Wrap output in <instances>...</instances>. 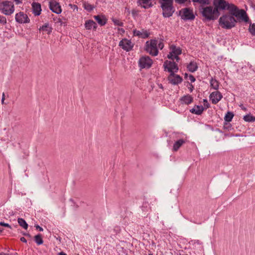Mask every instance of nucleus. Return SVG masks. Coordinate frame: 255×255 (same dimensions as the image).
<instances>
[{
  "label": "nucleus",
  "mask_w": 255,
  "mask_h": 255,
  "mask_svg": "<svg viewBox=\"0 0 255 255\" xmlns=\"http://www.w3.org/2000/svg\"><path fill=\"white\" fill-rule=\"evenodd\" d=\"M237 20H242L246 22L250 19L246 12L244 9H240L237 6L230 9L228 12L224 13L219 18V25L222 28L231 29L235 27Z\"/></svg>",
  "instance_id": "nucleus-1"
},
{
  "label": "nucleus",
  "mask_w": 255,
  "mask_h": 255,
  "mask_svg": "<svg viewBox=\"0 0 255 255\" xmlns=\"http://www.w3.org/2000/svg\"><path fill=\"white\" fill-rule=\"evenodd\" d=\"M199 10L203 17V21H214L217 19L219 15L218 14L213 6L200 5Z\"/></svg>",
  "instance_id": "nucleus-2"
},
{
  "label": "nucleus",
  "mask_w": 255,
  "mask_h": 255,
  "mask_svg": "<svg viewBox=\"0 0 255 255\" xmlns=\"http://www.w3.org/2000/svg\"><path fill=\"white\" fill-rule=\"evenodd\" d=\"M149 0H143V2L146 4ZM160 7L162 10V15L164 18L172 16L175 11L173 6V0H159Z\"/></svg>",
  "instance_id": "nucleus-3"
},
{
  "label": "nucleus",
  "mask_w": 255,
  "mask_h": 255,
  "mask_svg": "<svg viewBox=\"0 0 255 255\" xmlns=\"http://www.w3.org/2000/svg\"><path fill=\"white\" fill-rule=\"evenodd\" d=\"M212 6L219 16L226 10L229 11L237 7L234 4L230 3L225 0H213Z\"/></svg>",
  "instance_id": "nucleus-4"
},
{
  "label": "nucleus",
  "mask_w": 255,
  "mask_h": 255,
  "mask_svg": "<svg viewBox=\"0 0 255 255\" xmlns=\"http://www.w3.org/2000/svg\"><path fill=\"white\" fill-rule=\"evenodd\" d=\"M0 11L6 15H10L14 11L13 3L10 1L5 0L0 3Z\"/></svg>",
  "instance_id": "nucleus-5"
},
{
  "label": "nucleus",
  "mask_w": 255,
  "mask_h": 255,
  "mask_svg": "<svg viewBox=\"0 0 255 255\" xmlns=\"http://www.w3.org/2000/svg\"><path fill=\"white\" fill-rule=\"evenodd\" d=\"M178 15L181 16V19L184 20H193L195 18L193 10L189 7L182 8L178 12Z\"/></svg>",
  "instance_id": "nucleus-6"
},
{
  "label": "nucleus",
  "mask_w": 255,
  "mask_h": 255,
  "mask_svg": "<svg viewBox=\"0 0 255 255\" xmlns=\"http://www.w3.org/2000/svg\"><path fill=\"white\" fill-rule=\"evenodd\" d=\"M153 64L152 60L148 56L141 57L138 61L139 67L142 69H149Z\"/></svg>",
  "instance_id": "nucleus-7"
},
{
  "label": "nucleus",
  "mask_w": 255,
  "mask_h": 255,
  "mask_svg": "<svg viewBox=\"0 0 255 255\" xmlns=\"http://www.w3.org/2000/svg\"><path fill=\"white\" fill-rule=\"evenodd\" d=\"M157 44V41L156 40H151L150 44L146 45V51L152 56H156L158 53Z\"/></svg>",
  "instance_id": "nucleus-8"
},
{
  "label": "nucleus",
  "mask_w": 255,
  "mask_h": 255,
  "mask_svg": "<svg viewBox=\"0 0 255 255\" xmlns=\"http://www.w3.org/2000/svg\"><path fill=\"white\" fill-rule=\"evenodd\" d=\"M119 45L124 50L128 52L132 49L134 44L130 40L124 38L120 41Z\"/></svg>",
  "instance_id": "nucleus-9"
},
{
  "label": "nucleus",
  "mask_w": 255,
  "mask_h": 255,
  "mask_svg": "<svg viewBox=\"0 0 255 255\" xmlns=\"http://www.w3.org/2000/svg\"><path fill=\"white\" fill-rule=\"evenodd\" d=\"M15 19L17 23L20 24L28 23L30 22V19L27 15L22 11L15 14Z\"/></svg>",
  "instance_id": "nucleus-10"
},
{
  "label": "nucleus",
  "mask_w": 255,
  "mask_h": 255,
  "mask_svg": "<svg viewBox=\"0 0 255 255\" xmlns=\"http://www.w3.org/2000/svg\"><path fill=\"white\" fill-rule=\"evenodd\" d=\"M50 9L56 14H60L62 12V8L60 3L55 0H50L49 2Z\"/></svg>",
  "instance_id": "nucleus-11"
},
{
  "label": "nucleus",
  "mask_w": 255,
  "mask_h": 255,
  "mask_svg": "<svg viewBox=\"0 0 255 255\" xmlns=\"http://www.w3.org/2000/svg\"><path fill=\"white\" fill-rule=\"evenodd\" d=\"M210 99L213 104H217L223 98L221 93L218 91L213 92L210 95Z\"/></svg>",
  "instance_id": "nucleus-12"
},
{
  "label": "nucleus",
  "mask_w": 255,
  "mask_h": 255,
  "mask_svg": "<svg viewBox=\"0 0 255 255\" xmlns=\"http://www.w3.org/2000/svg\"><path fill=\"white\" fill-rule=\"evenodd\" d=\"M169 82L172 85H176L181 83L182 81V78L179 75L174 74V75L171 76V74L168 77Z\"/></svg>",
  "instance_id": "nucleus-13"
},
{
  "label": "nucleus",
  "mask_w": 255,
  "mask_h": 255,
  "mask_svg": "<svg viewBox=\"0 0 255 255\" xmlns=\"http://www.w3.org/2000/svg\"><path fill=\"white\" fill-rule=\"evenodd\" d=\"M175 62L174 61H170L168 60H166L164 62L163 67L164 68V71H167L171 74V76L174 75L173 72V68H174V65L175 64Z\"/></svg>",
  "instance_id": "nucleus-14"
},
{
  "label": "nucleus",
  "mask_w": 255,
  "mask_h": 255,
  "mask_svg": "<svg viewBox=\"0 0 255 255\" xmlns=\"http://www.w3.org/2000/svg\"><path fill=\"white\" fill-rule=\"evenodd\" d=\"M133 35L134 36H138L142 38H147L149 36V33L144 29H142L141 32L135 29L133 30Z\"/></svg>",
  "instance_id": "nucleus-15"
},
{
  "label": "nucleus",
  "mask_w": 255,
  "mask_h": 255,
  "mask_svg": "<svg viewBox=\"0 0 255 255\" xmlns=\"http://www.w3.org/2000/svg\"><path fill=\"white\" fill-rule=\"evenodd\" d=\"M32 12L35 16H39L41 13V7L40 3L33 2L32 4Z\"/></svg>",
  "instance_id": "nucleus-16"
},
{
  "label": "nucleus",
  "mask_w": 255,
  "mask_h": 255,
  "mask_svg": "<svg viewBox=\"0 0 255 255\" xmlns=\"http://www.w3.org/2000/svg\"><path fill=\"white\" fill-rule=\"evenodd\" d=\"M85 27L87 30H89L93 29L94 30L96 31L97 28V24L93 20L89 19L86 21Z\"/></svg>",
  "instance_id": "nucleus-17"
},
{
  "label": "nucleus",
  "mask_w": 255,
  "mask_h": 255,
  "mask_svg": "<svg viewBox=\"0 0 255 255\" xmlns=\"http://www.w3.org/2000/svg\"><path fill=\"white\" fill-rule=\"evenodd\" d=\"M180 100L182 104L188 105L193 102V98L191 95L187 94L182 96Z\"/></svg>",
  "instance_id": "nucleus-18"
},
{
  "label": "nucleus",
  "mask_w": 255,
  "mask_h": 255,
  "mask_svg": "<svg viewBox=\"0 0 255 255\" xmlns=\"http://www.w3.org/2000/svg\"><path fill=\"white\" fill-rule=\"evenodd\" d=\"M94 17L101 26L105 25L107 22V19L105 15H95Z\"/></svg>",
  "instance_id": "nucleus-19"
},
{
  "label": "nucleus",
  "mask_w": 255,
  "mask_h": 255,
  "mask_svg": "<svg viewBox=\"0 0 255 255\" xmlns=\"http://www.w3.org/2000/svg\"><path fill=\"white\" fill-rule=\"evenodd\" d=\"M204 111V108L202 106L195 105L193 108L190 110V112L197 115H200Z\"/></svg>",
  "instance_id": "nucleus-20"
},
{
  "label": "nucleus",
  "mask_w": 255,
  "mask_h": 255,
  "mask_svg": "<svg viewBox=\"0 0 255 255\" xmlns=\"http://www.w3.org/2000/svg\"><path fill=\"white\" fill-rule=\"evenodd\" d=\"M169 49L170 53L174 54V55H180L182 53V49L174 44L170 45Z\"/></svg>",
  "instance_id": "nucleus-21"
},
{
  "label": "nucleus",
  "mask_w": 255,
  "mask_h": 255,
  "mask_svg": "<svg viewBox=\"0 0 255 255\" xmlns=\"http://www.w3.org/2000/svg\"><path fill=\"white\" fill-rule=\"evenodd\" d=\"M151 1V0H149L148 3L144 4V2H143V0H137V4L138 6H140L142 8L147 9L152 7L153 5Z\"/></svg>",
  "instance_id": "nucleus-22"
},
{
  "label": "nucleus",
  "mask_w": 255,
  "mask_h": 255,
  "mask_svg": "<svg viewBox=\"0 0 255 255\" xmlns=\"http://www.w3.org/2000/svg\"><path fill=\"white\" fill-rule=\"evenodd\" d=\"M198 65L196 62L191 61L187 65V70L191 72H194L198 69Z\"/></svg>",
  "instance_id": "nucleus-23"
},
{
  "label": "nucleus",
  "mask_w": 255,
  "mask_h": 255,
  "mask_svg": "<svg viewBox=\"0 0 255 255\" xmlns=\"http://www.w3.org/2000/svg\"><path fill=\"white\" fill-rule=\"evenodd\" d=\"M185 143V140L183 139H180L177 140L173 144L172 150L173 151H177L179 148Z\"/></svg>",
  "instance_id": "nucleus-24"
},
{
  "label": "nucleus",
  "mask_w": 255,
  "mask_h": 255,
  "mask_svg": "<svg viewBox=\"0 0 255 255\" xmlns=\"http://www.w3.org/2000/svg\"><path fill=\"white\" fill-rule=\"evenodd\" d=\"M210 86L214 90H217L219 87V82L213 77L210 80Z\"/></svg>",
  "instance_id": "nucleus-25"
},
{
  "label": "nucleus",
  "mask_w": 255,
  "mask_h": 255,
  "mask_svg": "<svg viewBox=\"0 0 255 255\" xmlns=\"http://www.w3.org/2000/svg\"><path fill=\"white\" fill-rule=\"evenodd\" d=\"M39 30L47 31V34H49L52 32V28L49 26V25L48 23H46L39 28Z\"/></svg>",
  "instance_id": "nucleus-26"
},
{
  "label": "nucleus",
  "mask_w": 255,
  "mask_h": 255,
  "mask_svg": "<svg viewBox=\"0 0 255 255\" xmlns=\"http://www.w3.org/2000/svg\"><path fill=\"white\" fill-rule=\"evenodd\" d=\"M34 240L38 245H42L43 243L42 236L40 234H38L34 236Z\"/></svg>",
  "instance_id": "nucleus-27"
},
{
  "label": "nucleus",
  "mask_w": 255,
  "mask_h": 255,
  "mask_svg": "<svg viewBox=\"0 0 255 255\" xmlns=\"http://www.w3.org/2000/svg\"><path fill=\"white\" fill-rule=\"evenodd\" d=\"M234 116V115L233 113L231 112H228L224 117L225 121L226 122H230L232 121Z\"/></svg>",
  "instance_id": "nucleus-28"
},
{
  "label": "nucleus",
  "mask_w": 255,
  "mask_h": 255,
  "mask_svg": "<svg viewBox=\"0 0 255 255\" xmlns=\"http://www.w3.org/2000/svg\"><path fill=\"white\" fill-rule=\"evenodd\" d=\"M17 222L18 224L24 229L26 230L28 228V224L23 219L19 218L18 219Z\"/></svg>",
  "instance_id": "nucleus-29"
},
{
  "label": "nucleus",
  "mask_w": 255,
  "mask_h": 255,
  "mask_svg": "<svg viewBox=\"0 0 255 255\" xmlns=\"http://www.w3.org/2000/svg\"><path fill=\"white\" fill-rule=\"evenodd\" d=\"M243 119L247 122H253L255 121V117L251 114H248L244 117Z\"/></svg>",
  "instance_id": "nucleus-30"
},
{
  "label": "nucleus",
  "mask_w": 255,
  "mask_h": 255,
  "mask_svg": "<svg viewBox=\"0 0 255 255\" xmlns=\"http://www.w3.org/2000/svg\"><path fill=\"white\" fill-rule=\"evenodd\" d=\"M83 5H84V9L89 12L92 11L94 8V6H93V5L91 4L90 3H89L88 2H85L83 4Z\"/></svg>",
  "instance_id": "nucleus-31"
},
{
  "label": "nucleus",
  "mask_w": 255,
  "mask_h": 255,
  "mask_svg": "<svg viewBox=\"0 0 255 255\" xmlns=\"http://www.w3.org/2000/svg\"><path fill=\"white\" fill-rule=\"evenodd\" d=\"M249 30L252 35L255 36V23L250 24Z\"/></svg>",
  "instance_id": "nucleus-32"
},
{
  "label": "nucleus",
  "mask_w": 255,
  "mask_h": 255,
  "mask_svg": "<svg viewBox=\"0 0 255 255\" xmlns=\"http://www.w3.org/2000/svg\"><path fill=\"white\" fill-rule=\"evenodd\" d=\"M224 129H227L228 130H231L232 129V126L229 122H226L224 123Z\"/></svg>",
  "instance_id": "nucleus-33"
},
{
  "label": "nucleus",
  "mask_w": 255,
  "mask_h": 255,
  "mask_svg": "<svg viewBox=\"0 0 255 255\" xmlns=\"http://www.w3.org/2000/svg\"><path fill=\"white\" fill-rule=\"evenodd\" d=\"M112 21L114 22V24L116 25L120 26H123L124 25V23L119 19H113Z\"/></svg>",
  "instance_id": "nucleus-34"
},
{
  "label": "nucleus",
  "mask_w": 255,
  "mask_h": 255,
  "mask_svg": "<svg viewBox=\"0 0 255 255\" xmlns=\"http://www.w3.org/2000/svg\"><path fill=\"white\" fill-rule=\"evenodd\" d=\"M198 3H200L201 5H209L210 4V1L209 0H199Z\"/></svg>",
  "instance_id": "nucleus-35"
},
{
  "label": "nucleus",
  "mask_w": 255,
  "mask_h": 255,
  "mask_svg": "<svg viewBox=\"0 0 255 255\" xmlns=\"http://www.w3.org/2000/svg\"><path fill=\"white\" fill-rule=\"evenodd\" d=\"M6 19L5 17L0 15V23L3 25L6 24Z\"/></svg>",
  "instance_id": "nucleus-36"
},
{
  "label": "nucleus",
  "mask_w": 255,
  "mask_h": 255,
  "mask_svg": "<svg viewBox=\"0 0 255 255\" xmlns=\"http://www.w3.org/2000/svg\"><path fill=\"white\" fill-rule=\"evenodd\" d=\"M203 104L204 106V110L209 108L210 107V104L208 103L207 99L203 100Z\"/></svg>",
  "instance_id": "nucleus-37"
},
{
  "label": "nucleus",
  "mask_w": 255,
  "mask_h": 255,
  "mask_svg": "<svg viewBox=\"0 0 255 255\" xmlns=\"http://www.w3.org/2000/svg\"><path fill=\"white\" fill-rule=\"evenodd\" d=\"M188 84V85L187 86L189 89V91L190 92H192L194 89V86L191 84L189 82H187Z\"/></svg>",
  "instance_id": "nucleus-38"
},
{
  "label": "nucleus",
  "mask_w": 255,
  "mask_h": 255,
  "mask_svg": "<svg viewBox=\"0 0 255 255\" xmlns=\"http://www.w3.org/2000/svg\"><path fill=\"white\" fill-rule=\"evenodd\" d=\"M0 225L8 228H11V226L9 224L7 223H5L3 222H0Z\"/></svg>",
  "instance_id": "nucleus-39"
},
{
  "label": "nucleus",
  "mask_w": 255,
  "mask_h": 255,
  "mask_svg": "<svg viewBox=\"0 0 255 255\" xmlns=\"http://www.w3.org/2000/svg\"><path fill=\"white\" fill-rule=\"evenodd\" d=\"M179 70L178 65L176 63H175V65H174V68H173V74H175V73H176L178 72Z\"/></svg>",
  "instance_id": "nucleus-40"
},
{
  "label": "nucleus",
  "mask_w": 255,
  "mask_h": 255,
  "mask_svg": "<svg viewBox=\"0 0 255 255\" xmlns=\"http://www.w3.org/2000/svg\"><path fill=\"white\" fill-rule=\"evenodd\" d=\"M174 54L169 52V53L167 55V58L173 61L175 59V58H174Z\"/></svg>",
  "instance_id": "nucleus-41"
},
{
  "label": "nucleus",
  "mask_w": 255,
  "mask_h": 255,
  "mask_svg": "<svg viewBox=\"0 0 255 255\" xmlns=\"http://www.w3.org/2000/svg\"><path fill=\"white\" fill-rule=\"evenodd\" d=\"M189 78L191 83H193L196 81L195 78L192 75H189Z\"/></svg>",
  "instance_id": "nucleus-42"
},
{
  "label": "nucleus",
  "mask_w": 255,
  "mask_h": 255,
  "mask_svg": "<svg viewBox=\"0 0 255 255\" xmlns=\"http://www.w3.org/2000/svg\"><path fill=\"white\" fill-rule=\"evenodd\" d=\"M57 22L60 23L61 25H66V23L63 22L60 18L58 19V21H57Z\"/></svg>",
  "instance_id": "nucleus-43"
},
{
  "label": "nucleus",
  "mask_w": 255,
  "mask_h": 255,
  "mask_svg": "<svg viewBox=\"0 0 255 255\" xmlns=\"http://www.w3.org/2000/svg\"><path fill=\"white\" fill-rule=\"evenodd\" d=\"M35 227L36 228V229L37 230H38L39 231L41 232V231H43V228L39 226V225H35Z\"/></svg>",
  "instance_id": "nucleus-44"
},
{
  "label": "nucleus",
  "mask_w": 255,
  "mask_h": 255,
  "mask_svg": "<svg viewBox=\"0 0 255 255\" xmlns=\"http://www.w3.org/2000/svg\"><path fill=\"white\" fill-rule=\"evenodd\" d=\"M178 3H185L187 0H175Z\"/></svg>",
  "instance_id": "nucleus-45"
},
{
  "label": "nucleus",
  "mask_w": 255,
  "mask_h": 255,
  "mask_svg": "<svg viewBox=\"0 0 255 255\" xmlns=\"http://www.w3.org/2000/svg\"><path fill=\"white\" fill-rule=\"evenodd\" d=\"M179 55H174V58H175V59L176 60L177 62H178L179 60H180V58L178 56Z\"/></svg>",
  "instance_id": "nucleus-46"
},
{
  "label": "nucleus",
  "mask_w": 255,
  "mask_h": 255,
  "mask_svg": "<svg viewBox=\"0 0 255 255\" xmlns=\"http://www.w3.org/2000/svg\"><path fill=\"white\" fill-rule=\"evenodd\" d=\"M70 6H71V7L72 8H73L74 9H76L78 10V6H77V5H75V4H73V5H72V4H70Z\"/></svg>",
  "instance_id": "nucleus-47"
},
{
  "label": "nucleus",
  "mask_w": 255,
  "mask_h": 255,
  "mask_svg": "<svg viewBox=\"0 0 255 255\" xmlns=\"http://www.w3.org/2000/svg\"><path fill=\"white\" fill-rule=\"evenodd\" d=\"M240 107H241V109L244 111H246L247 110V108L244 107L243 104L240 105Z\"/></svg>",
  "instance_id": "nucleus-48"
},
{
  "label": "nucleus",
  "mask_w": 255,
  "mask_h": 255,
  "mask_svg": "<svg viewBox=\"0 0 255 255\" xmlns=\"http://www.w3.org/2000/svg\"><path fill=\"white\" fill-rule=\"evenodd\" d=\"M5 100V95H4V93H2V99H1V104H4V101Z\"/></svg>",
  "instance_id": "nucleus-49"
},
{
  "label": "nucleus",
  "mask_w": 255,
  "mask_h": 255,
  "mask_svg": "<svg viewBox=\"0 0 255 255\" xmlns=\"http://www.w3.org/2000/svg\"><path fill=\"white\" fill-rule=\"evenodd\" d=\"M20 241H21L22 242H23V243H26L27 242V240H26V239L24 237L20 238Z\"/></svg>",
  "instance_id": "nucleus-50"
},
{
  "label": "nucleus",
  "mask_w": 255,
  "mask_h": 255,
  "mask_svg": "<svg viewBox=\"0 0 255 255\" xmlns=\"http://www.w3.org/2000/svg\"><path fill=\"white\" fill-rule=\"evenodd\" d=\"M164 46V45H163V43L162 42H160L159 44H158V47L159 48H160L161 49L163 48Z\"/></svg>",
  "instance_id": "nucleus-51"
},
{
  "label": "nucleus",
  "mask_w": 255,
  "mask_h": 255,
  "mask_svg": "<svg viewBox=\"0 0 255 255\" xmlns=\"http://www.w3.org/2000/svg\"><path fill=\"white\" fill-rule=\"evenodd\" d=\"M59 255H67L65 253L61 252L58 254Z\"/></svg>",
  "instance_id": "nucleus-52"
},
{
  "label": "nucleus",
  "mask_w": 255,
  "mask_h": 255,
  "mask_svg": "<svg viewBox=\"0 0 255 255\" xmlns=\"http://www.w3.org/2000/svg\"><path fill=\"white\" fill-rule=\"evenodd\" d=\"M23 235H24V236H28V237H30V234H27V233H23Z\"/></svg>",
  "instance_id": "nucleus-53"
},
{
  "label": "nucleus",
  "mask_w": 255,
  "mask_h": 255,
  "mask_svg": "<svg viewBox=\"0 0 255 255\" xmlns=\"http://www.w3.org/2000/svg\"><path fill=\"white\" fill-rule=\"evenodd\" d=\"M159 88L160 89H163V87L162 86V85L161 84H160V85H159Z\"/></svg>",
  "instance_id": "nucleus-54"
},
{
  "label": "nucleus",
  "mask_w": 255,
  "mask_h": 255,
  "mask_svg": "<svg viewBox=\"0 0 255 255\" xmlns=\"http://www.w3.org/2000/svg\"><path fill=\"white\" fill-rule=\"evenodd\" d=\"M9 255H18V254L17 253H14L13 254H10Z\"/></svg>",
  "instance_id": "nucleus-55"
},
{
  "label": "nucleus",
  "mask_w": 255,
  "mask_h": 255,
  "mask_svg": "<svg viewBox=\"0 0 255 255\" xmlns=\"http://www.w3.org/2000/svg\"><path fill=\"white\" fill-rule=\"evenodd\" d=\"M3 229L0 227V234L2 232Z\"/></svg>",
  "instance_id": "nucleus-56"
},
{
  "label": "nucleus",
  "mask_w": 255,
  "mask_h": 255,
  "mask_svg": "<svg viewBox=\"0 0 255 255\" xmlns=\"http://www.w3.org/2000/svg\"><path fill=\"white\" fill-rule=\"evenodd\" d=\"M193 2H198L199 0H192Z\"/></svg>",
  "instance_id": "nucleus-57"
},
{
  "label": "nucleus",
  "mask_w": 255,
  "mask_h": 255,
  "mask_svg": "<svg viewBox=\"0 0 255 255\" xmlns=\"http://www.w3.org/2000/svg\"><path fill=\"white\" fill-rule=\"evenodd\" d=\"M184 76H185V78H187V77L188 76V74L187 73H185V75H184Z\"/></svg>",
  "instance_id": "nucleus-58"
},
{
  "label": "nucleus",
  "mask_w": 255,
  "mask_h": 255,
  "mask_svg": "<svg viewBox=\"0 0 255 255\" xmlns=\"http://www.w3.org/2000/svg\"><path fill=\"white\" fill-rule=\"evenodd\" d=\"M178 255H187L179 253Z\"/></svg>",
  "instance_id": "nucleus-59"
},
{
  "label": "nucleus",
  "mask_w": 255,
  "mask_h": 255,
  "mask_svg": "<svg viewBox=\"0 0 255 255\" xmlns=\"http://www.w3.org/2000/svg\"><path fill=\"white\" fill-rule=\"evenodd\" d=\"M148 255H153L152 254H149Z\"/></svg>",
  "instance_id": "nucleus-60"
}]
</instances>
